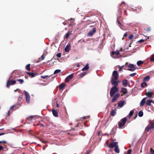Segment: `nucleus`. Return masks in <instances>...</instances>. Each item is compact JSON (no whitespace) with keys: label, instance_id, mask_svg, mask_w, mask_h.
I'll return each instance as SVG.
<instances>
[{"label":"nucleus","instance_id":"obj_1","mask_svg":"<svg viewBox=\"0 0 154 154\" xmlns=\"http://www.w3.org/2000/svg\"><path fill=\"white\" fill-rule=\"evenodd\" d=\"M119 91V89L117 87L113 86L112 87L110 91V96L112 97L116 93L118 92Z\"/></svg>","mask_w":154,"mask_h":154},{"label":"nucleus","instance_id":"obj_2","mask_svg":"<svg viewBox=\"0 0 154 154\" xmlns=\"http://www.w3.org/2000/svg\"><path fill=\"white\" fill-rule=\"evenodd\" d=\"M127 120V119L126 117L122 119L119 123V128H121L125 124Z\"/></svg>","mask_w":154,"mask_h":154},{"label":"nucleus","instance_id":"obj_3","mask_svg":"<svg viewBox=\"0 0 154 154\" xmlns=\"http://www.w3.org/2000/svg\"><path fill=\"white\" fill-rule=\"evenodd\" d=\"M154 128V122L150 123L145 129V131L147 132Z\"/></svg>","mask_w":154,"mask_h":154},{"label":"nucleus","instance_id":"obj_4","mask_svg":"<svg viewBox=\"0 0 154 154\" xmlns=\"http://www.w3.org/2000/svg\"><path fill=\"white\" fill-rule=\"evenodd\" d=\"M119 54V51L118 50L116 52H112L111 54V55L113 58H117L118 57V56Z\"/></svg>","mask_w":154,"mask_h":154},{"label":"nucleus","instance_id":"obj_5","mask_svg":"<svg viewBox=\"0 0 154 154\" xmlns=\"http://www.w3.org/2000/svg\"><path fill=\"white\" fill-rule=\"evenodd\" d=\"M25 95V100L26 103H30V96L28 92L24 91Z\"/></svg>","mask_w":154,"mask_h":154},{"label":"nucleus","instance_id":"obj_6","mask_svg":"<svg viewBox=\"0 0 154 154\" xmlns=\"http://www.w3.org/2000/svg\"><path fill=\"white\" fill-rule=\"evenodd\" d=\"M119 74L117 71H113L111 79H118Z\"/></svg>","mask_w":154,"mask_h":154},{"label":"nucleus","instance_id":"obj_7","mask_svg":"<svg viewBox=\"0 0 154 154\" xmlns=\"http://www.w3.org/2000/svg\"><path fill=\"white\" fill-rule=\"evenodd\" d=\"M10 79L7 81L6 84V87L9 88L11 85H12L15 84L16 82L15 80H11L9 81Z\"/></svg>","mask_w":154,"mask_h":154},{"label":"nucleus","instance_id":"obj_8","mask_svg":"<svg viewBox=\"0 0 154 154\" xmlns=\"http://www.w3.org/2000/svg\"><path fill=\"white\" fill-rule=\"evenodd\" d=\"M110 81L112 85L116 87H117L119 82H120V81H118L117 79H111Z\"/></svg>","mask_w":154,"mask_h":154},{"label":"nucleus","instance_id":"obj_9","mask_svg":"<svg viewBox=\"0 0 154 154\" xmlns=\"http://www.w3.org/2000/svg\"><path fill=\"white\" fill-rule=\"evenodd\" d=\"M73 73L71 74L70 75L67 76L65 80V82H69V81L73 78Z\"/></svg>","mask_w":154,"mask_h":154},{"label":"nucleus","instance_id":"obj_10","mask_svg":"<svg viewBox=\"0 0 154 154\" xmlns=\"http://www.w3.org/2000/svg\"><path fill=\"white\" fill-rule=\"evenodd\" d=\"M96 29L95 27L92 29V30L90 31L88 33V35L89 36H91L94 34L96 32Z\"/></svg>","mask_w":154,"mask_h":154},{"label":"nucleus","instance_id":"obj_11","mask_svg":"<svg viewBox=\"0 0 154 154\" xmlns=\"http://www.w3.org/2000/svg\"><path fill=\"white\" fill-rule=\"evenodd\" d=\"M128 67L131 68L128 69V70L129 71H133L134 69H135V67L134 66V64H130L128 66Z\"/></svg>","mask_w":154,"mask_h":154},{"label":"nucleus","instance_id":"obj_12","mask_svg":"<svg viewBox=\"0 0 154 154\" xmlns=\"http://www.w3.org/2000/svg\"><path fill=\"white\" fill-rule=\"evenodd\" d=\"M118 146L117 145V142H113L111 143L109 145V147L110 148H112L114 147H116V146Z\"/></svg>","mask_w":154,"mask_h":154},{"label":"nucleus","instance_id":"obj_13","mask_svg":"<svg viewBox=\"0 0 154 154\" xmlns=\"http://www.w3.org/2000/svg\"><path fill=\"white\" fill-rule=\"evenodd\" d=\"M153 94L150 91L148 92H146L145 93V95L147 96V98L148 97V98H152L153 97L152 96V95Z\"/></svg>","mask_w":154,"mask_h":154},{"label":"nucleus","instance_id":"obj_14","mask_svg":"<svg viewBox=\"0 0 154 154\" xmlns=\"http://www.w3.org/2000/svg\"><path fill=\"white\" fill-rule=\"evenodd\" d=\"M120 95V94H116L113 97V98H112V102H114L116 99L118 98L119 97Z\"/></svg>","mask_w":154,"mask_h":154},{"label":"nucleus","instance_id":"obj_15","mask_svg":"<svg viewBox=\"0 0 154 154\" xmlns=\"http://www.w3.org/2000/svg\"><path fill=\"white\" fill-rule=\"evenodd\" d=\"M152 102L154 104V101L151 100H147L146 102V103L147 106H151V103Z\"/></svg>","mask_w":154,"mask_h":154},{"label":"nucleus","instance_id":"obj_16","mask_svg":"<svg viewBox=\"0 0 154 154\" xmlns=\"http://www.w3.org/2000/svg\"><path fill=\"white\" fill-rule=\"evenodd\" d=\"M18 107V104H16L14 105H13V106H11L10 109V110H11L14 109V110H15L17 109Z\"/></svg>","mask_w":154,"mask_h":154},{"label":"nucleus","instance_id":"obj_17","mask_svg":"<svg viewBox=\"0 0 154 154\" xmlns=\"http://www.w3.org/2000/svg\"><path fill=\"white\" fill-rule=\"evenodd\" d=\"M52 112L53 115L55 117H57L58 116V114L57 112L55 109H53Z\"/></svg>","mask_w":154,"mask_h":154},{"label":"nucleus","instance_id":"obj_18","mask_svg":"<svg viewBox=\"0 0 154 154\" xmlns=\"http://www.w3.org/2000/svg\"><path fill=\"white\" fill-rule=\"evenodd\" d=\"M70 49V45H67L65 48V51L66 52H68Z\"/></svg>","mask_w":154,"mask_h":154},{"label":"nucleus","instance_id":"obj_19","mask_svg":"<svg viewBox=\"0 0 154 154\" xmlns=\"http://www.w3.org/2000/svg\"><path fill=\"white\" fill-rule=\"evenodd\" d=\"M147 98L146 97H145V98H144L141 101L140 103V105L141 106H143L144 105V104L145 102V100H146V99Z\"/></svg>","mask_w":154,"mask_h":154},{"label":"nucleus","instance_id":"obj_20","mask_svg":"<svg viewBox=\"0 0 154 154\" xmlns=\"http://www.w3.org/2000/svg\"><path fill=\"white\" fill-rule=\"evenodd\" d=\"M125 102L124 101H120L118 103V106L120 107H122L124 104Z\"/></svg>","mask_w":154,"mask_h":154},{"label":"nucleus","instance_id":"obj_21","mask_svg":"<svg viewBox=\"0 0 154 154\" xmlns=\"http://www.w3.org/2000/svg\"><path fill=\"white\" fill-rule=\"evenodd\" d=\"M128 83V82L127 80L124 79L122 81V85L125 87L127 86Z\"/></svg>","mask_w":154,"mask_h":154},{"label":"nucleus","instance_id":"obj_22","mask_svg":"<svg viewBox=\"0 0 154 154\" xmlns=\"http://www.w3.org/2000/svg\"><path fill=\"white\" fill-rule=\"evenodd\" d=\"M26 73L30 76L31 77H33L36 75V74L30 72H27Z\"/></svg>","mask_w":154,"mask_h":154},{"label":"nucleus","instance_id":"obj_23","mask_svg":"<svg viewBox=\"0 0 154 154\" xmlns=\"http://www.w3.org/2000/svg\"><path fill=\"white\" fill-rule=\"evenodd\" d=\"M121 91L124 94H126L127 93V89L124 88H121Z\"/></svg>","mask_w":154,"mask_h":154},{"label":"nucleus","instance_id":"obj_24","mask_svg":"<svg viewBox=\"0 0 154 154\" xmlns=\"http://www.w3.org/2000/svg\"><path fill=\"white\" fill-rule=\"evenodd\" d=\"M150 78V76L149 75L147 76L145 78H144L143 79V82H148L149 79Z\"/></svg>","mask_w":154,"mask_h":154},{"label":"nucleus","instance_id":"obj_25","mask_svg":"<svg viewBox=\"0 0 154 154\" xmlns=\"http://www.w3.org/2000/svg\"><path fill=\"white\" fill-rule=\"evenodd\" d=\"M89 69V66H88V63H87L86 66L83 68V69H82V70L83 71H84L85 70H87Z\"/></svg>","mask_w":154,"mask_h":154},{"label":"nucleus","instance_id":"obj_26","mask_svg":"<svg viewBox=\"0 0 154 154\" xmlns=\"http://www.w3.org/2000/svg\"><path fill=\"white\" fill-rule=\"evenodd\" d=\"M65 86V84L64 83H62L60 84L59 86V88L60 89H62Z\"/></svg>","mask_w":154,"mask_h":154},{"label":"nucleus","instance_id":"obj_27","mask_svg":"<svg viewBox=\"0 0 154 154\" xmlns=\"http://www.w3.org/2000/svg\"><path fill=\"white\" fill-rule=\"evenodd\" d=\"M116 114V111L114 110H112L110 112V115L113 116H115Z\"/></svg>","mask_w":154,"mask_h":154},{"label":"nucleus","instance_id":"obj_28","mask_svg":"<svg viewBox=\"0 0 154 154\" xmlns=\"http://www.w3.org/2000/svg\"><path fill=\"white\" fill-rule=\"evenodd\" d=\"M34 117L32 116H30V117L28 118L27 119H29V120L31 121L32 122H34Z\"/></svg>","mask_w":154,"mask_h":154},{"label":"nucleus","instance_id":"obj_29","mask_svg":"<svg viewBox=\"0 0 154 154\" xmlns=\"http://www.w3.org/2000/svg\"><path fill=\"white\" fill-rule=\"evenodd\" d=\"M114 150L117 153H119V150L118 148V146L115 147V149H114Z\"/></svg>","mask_w":154,"mask_h":154},{"label":"nucleus","instance_id":"obj_30","mask_svg":"<svg viewBox=\"0 0 154 154\" xmlns=\"http://www.w3.org/2000/svg\"><path fill=\"white\" fill-rule=\"evenodd\" d=\"M143 63V62L141 60H140L137 62V64L138 66H139L141 64H142Z\"/></svg>","mask_w":154,"mask_h":154},{"label":"nucleus","instance_id":"obj_31","mask_svg":"<svg viewBox=\"0 0 154 154\" xmlns=\"http://www.w3.org/2000/svg\"><path fill=\"white\" fill-rule=\"evenodd\" d=\"M141 87H142L143 88V87H144L145 86H147V84L145 82H144L143 83H142L141 84Z\"/></svg>","mask_w":154,"mask_h":154},{"label":"nucleus","instance_id":"obj_32","mask_svg":"<svg viewBox=\"0 0 154 154\" xmlns=\"http://www.w3.org/2000/svg\"><path fill=\"white\" fill-rule=\"evenodd\" d=\"M71 31H69L68 32L66 35V38H67L69 37V36L70 35V33H71Z\"/></svg>","mask_w":154,"mask_h":154},{"label":"nucleus","instance_id":"obj_33","mask_svg":"<svg viewBox=\"0 0 154 154\" xmlns=\"http://www.w3.org/2000/svg\"><path fill=\"white\" fill-rule=\"evenodd\" d=\"M143 113L142 111H140L138 113V116H139L141 117L143 116Z\"/></svg>","mask_w":154,"mask_h":154},{"label":"nucleus","instance_id":"obj_34","mask_svg":"<svg viewBox=\"0 0 154 154\" xmlns=\"http://www.w3.org/2000/svg\"><path fill=\"white\" fill-rule=\"evenodd\" d=\"M134 112V110H132L130 111V112L129 114L130 117L132 116L133 115V114Z\"/></svg>","mask_w":154,"mask_h":154},{"label":"nucleus","instance_id":"obj_35","mask_svg":"<svg viewBox=\"0 0 154 154\" xmlns=\"http://www.w3.org/2000/svg\"><path fill=\"white\" fill-rule=\"evenodd\" d=\"M61 70H60V69H57V70H56L54 73V74H55L57 73H58L59 72H60Z\"/></svg>","mask_w":154,"mask_h":154},{"label":"nucleus","instance_id":"obj_36","mask_svg":"<svg viewBox=\"0 0 154 154\" xmlns=\"http://www.w3.org/2000/svg\"><path fill=\"white\" fill-rule=\"evenodd\" d=\"M150 61H154V54H152L151 56Z\"/></svg>","mask_w":154,"mask_h":154},{"label":"nucleus","instance_id":"obj_37","mask_svg":"<svg viewBox=\"0 0 154 154\" xmlns=\"http://www.w3.org/2000/svg\"><path fill=\"white\" fill-rule=\"evenodd\" d=\"M30 64H28L26 66V69L29 71H30Z\"/></svg>","mask_w":154,"mask_h":154},{"label":"nucleus","instance_id":"obj_38","mask_svg":"<svg viewBox=\"0 0 154 154\" xmlns=\"http://www.w3.org/2000/svg\"><path fill=\"white\" fill-rule=\"evenodd\" d=\"M50 76H48V75H42L41 76V77L42 78V79H45L46 77H50Z\"/></svg>","mask_w":154,"mask_h":154},{"label":"nucleus","instance_id":"obj_39","mask_svg":"<svg viewBox=\"0 0 154 154\" xmlns=\"http://www.w3.org/2000/svg\"><path fill=\"white\" fill-rule=\"evenodd\" d=\"M150 153L151 154H154V150L152 148L150 149Z\"/></svg>","mask_w":154,"mask_h":154},{"label":"nucleus","instance_id":"obj_40","mask_svg":"<svg viewBox=\"0 0 154 154\" xmlns=\"http://www.w3.org/2000/svg\"><path fill=\"white\" fill-rule=\"evenodd\" d=\"M133 35L131 34L129 35L128 38H129V39H130V40H131L133 38Z\"/></svg>","mask_w":154,"mask_h":154},{"label":"nucleus","instance_id":"obj_41","mask_svg":"<svg viewBox=\"0 0 154 154\" xmlns=\"http://www.w3.org/2000/svg\"><path fill=\"white\" fill-rule=\"evenodd\" d=\"M131 150L130 149L128 150L127 151V154H131Z\"/></svg>","mask_w":154,"mask_h":154},{"label":"nucleus","instance_id":"obj_42","mask_svg":"<svg viewBox=\"0 0 154 154\" xmlns=\"http://www.w3.org/2000/svg\"><path fill=\"white\" fill-rule=\"evenodd\" d=\"M57 56L58 57H61V54L59 53L57 54Z\"/></svg>","mask_w":154,"mask_h":154},{"label":"nucleus","instance_id":"obj_43","mask_svg":"<svg viewBox=\"0 0 154 154\" xmlns=\"http://www.w3.org/2000/svg\"><path fill=\"white\" fill-rule=\"evenodd\" d=\"M136 74V73H133L131 74L130 75L132 77H133V76H134Z\"/></svg>","mask_w":154,"mask_h":154},{"label":"nucleus","instance_id":"obj_44","mask_svg":"<svg viewBox=\"0 0 154 154\" xmlns=\"http://www.w3.org/2000/svg\"><path fill=\"white\" fill-rule=\"evenodd\" d=\"M24 81L23 79H20V83L21 84H22L23 82Z\"/></svg>","mask_w":154,"mask_h":154},{"label":"nucleus","instance_id":"obj_45","mask_svg":"<svg viewBox=\"0 0 154 154\" xmlns=\"http://www.w3.org/2000/svg\"><path fill=\"white\" fill-rule=\"evenodd\" d=\"M86 73V72H83L82 74V77H83V76H84Z\"/></svg>","mask_w":154,"mask_h":154},{"label":"nucleus","instance_id":"obj_46","mask_svg":"<svg viewBox=\"0 0 154 154\" xmlns=\"http://www.w3.org/2000/svg\"><path fill=\"white\" fill-rule=\"evenodd\" d=\"M144 40H143V39H140V40L138 41V42H143L144 41Z\"/></svg>","mask_w":154,"mask_h":154},{"label":"nucleus","instance_id":"obj_47","mask_svg":"<svg viewBox=\"0 0 154 154\" xmlns=\"http://www.w3.org/2000/svg\"><path fill=\"white\" fill-rule=\"evenodd\" d=\"M127 36V33L126 32L124 34V36H123V37H124L123 38H124V37H126Z\"/></svg>","mask_w":154,"mask_h":154},{"label":"nucleus","instance_id":"obj_48","mask_svg":"<svg viewBox=\"0 0 154 154\" xmlns=\"http://www.w3.org/2000/svg\"><path fill=\"white\" fill-rule=\"evenodd\" d=\"M3 149V147L2 146H0V151Z\"/></svg>","mask_w":154,"mask_h":154},{"label":"nucleus","instance_id":"obj_49","mask_svg":"<svg viewBox=\"0 0 154 154\" xmlns=\"http://www.w3.org/2000/svg\"><path fill=\"white\" fill-rule=\"evenodd\" d=\"M6 143L7 142L6 141H0V143Z\"/></svg>","mask_w":154,"mask_h":154},{"label":"nucleus","instance_id":"obj_50","mask_svg":"<svg viewBox=\"0 0 154 154\" xmlns=\"http://www.w3.org/2000/svg\"><path fill=\"white\" fill-rule=\"evenodd\" d=\"M123 66H122V67H120L119 68V71H121L122 70V67Z\"/></svg>","mask_w":154,"mask_h":154},{"label":"nucleus","instance_id":"obj_51","mask_svg":"<svg viewBox=\"0 0 154 154\" xmlns=\"http://www.w3.org/2000/svg\"><path fill=\"white\" fill-rule=\"evenodd\" d=\"M42 59V60L44 59V54H43L41 56Z\"/></svg>","mask_w":154,"mask_h":154},{"label":"nucleus","instance_id":"obj_52","mask_svg":"<svg viewBox=\"0 0 154 154\" xmlns=\"http://www.w3.org/2000/svg\"><path fill=\"white\" fill-rule=\"evenodd\" d=\"M4 134H5V133H0V136L2 135H4Z\"/></svg>","mask_w":154,"mask_h":154},{"label":"nucleus","instance_id":"obj_53","mask_svg":"<svg viewBox=\"0 0 154 154\" xmlns=\"http://www.w3.org/2000/svg\"><path fill=\"white\" fill-rule=\"evenodd\" d=\"M10 110H9L8 112V116L9 115Z\"/></svg>","mask_w":154,"mask_h":154},{"label":"nucleus","instance_id":"obj_54","mask_svg":"<svg viewBox=\"0 0 154 154\" xmlns=\"http://www.w3.org/2000/svg\"><path fill=\"white\" fill-rule=\"evenodd\" d=\"M56 106L57 107H59V105L57 103Z\"/></svg>","mask_w":154,"mask_h":154},{"label":"nucleus","instance_id":"obj_55","mask_svg":"<svg viewBox=\"0 0 154 154\" xmlns=\"http://www.w3.org/2000/svg\"><path fill=\"white\" fill-rule=\"evenodd\" d=\"M86 118V116H84L82 117L83 119H85Z\"/></svg>","mask_w":154,"mask_h":154},{"label":"nucleus","instance_id":"obj_56","mask_svg":"<svg viewBox=\"0 0 154 154\" xmlns=\"http://www.w3.org/2000/svg\"><path fill=\"white\" fill-rule=\"evenodd\" d=\"M149 29H150V28H148V29H147V30H146V31H149V30H150Z\"/></svg>","mask_w":154,"mask_h":154},{"label":"nucleus","instance_id":"obj_57","mask_svg":"<svg viewBox=\"0 0 154 154\" xmlns=\"http://www.w3.org/2000/svg\"><path fill=\"white\" fill-rule=\"evenodd\" d=\"M124 14H126V10H125V11H124Z\"/></svg>","mask_w":154,"mask_h":154},{"label":"nucleus","instance_id":"obj_58","mask_svg":"<svg viewBox=\"0 0 154 154\" xmlns=\"http://www.w3.org/2000/svg\"><path fill=\"white\" fill-rule=\"evenodd\" d=\"M128 64V63L127 62H126L125 63V65H126Z\"/></svg>","mask_w":154,"mask_h":154},{"label":"nucleus","instance_id":"obj_59","mask_svg":"<svg viewBox=\"0 0 154 154\" xmlns=\"http://www.w3.org/2000/svg\"><path fill=\"white\" fill-rule=\"evenodd\" d=\"M137 116L136 115L135 116V117H134V119H135L136 118V117H137Z\"/></svg>","mask_w":154,"mask_h":154},{"label":"nucleus","instance_id":"obj_60","mask_svg":"<svg viewBox=\"0 0 154 154\" xmlns=\"http://www.w3.org/2000/svg\"><path fill=\"white\" fill-rule=\"evenodd\" d=\"M17 81H19V79H17Z\"/></svg>","mask_w":154,"mask_h":154},{"label":"nucleus","instance_id":"obj_61","mask_svg":"<svg viewBox=\"0 0 154 154\" xmlns=\"http://www.w3.org/2000/svg\"><path fill=\"white\" fill-rule=\"evenodd\" d=\"M120 51H122V49H121L120 50Z\"/></svg>","mask_w":154,"mask_h":154},{"label":"nucleus","instance_id":"obj_62","mask_svg":"<svg viewBox=\"0 0 154 154\" xmlns=\"http://www.w3.org/2000/svg\"><path fill=\"white\" fill-rule=\"evenodd\" d=\"M18 90V89H17L16 90H15V91H17Z\"/></svg>","mask_w":154,"mask_h":154},{"label":"nucleus","instance_id":"obj_63","mask_svg":"<svg viewBox=\"0 0 154 154\" xmlns=\"http://www.w3.org/2000/svg\"><path fill=\"white\" fill-rule=\"evenodd\" d=\"M89 152H88L87 153V154H89Z\"/></svg>","mask_w":154,"mask_h":154},{"label":"nucleus","instance_id":"obj_64","mask_svg":"<svg viewBox=\"0 0 154 154\" xmlns=\"http://www.w3.org/2000/svg\"><path fill=\"white\" fill-rule=\"evenodd\" d=\"M120 28H121V29H122L121 27L120 26Z\"/></svg>","mask_w":154,"mask_h":154}]
</instances>
